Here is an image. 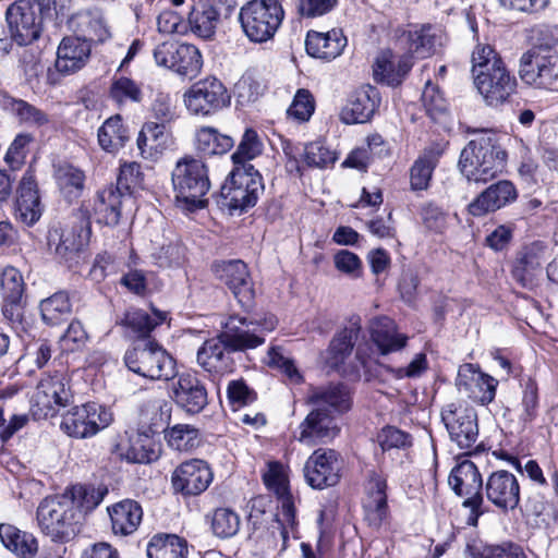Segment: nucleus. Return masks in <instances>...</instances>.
<instances>
[{"label":"nucleus","instance_id":"obj_1","mask_svg":"<svg viewBox=\"0 0 558 558\" xmlns=\"http://www.w3.org/2000/svg\"><path fill=\"white\" fill-rule=\"evenodd\" d=\"M306 401L314 409L299 426V440L307 446L331 441L340 433L336 416L351 408L349 389L342 384L312 388Z\"/></svg>","mask_w":558,"mask_h":558},{"label":"nucleus","instance_id":"obj_2","mask_svg":"<svg viewBox=\"0 0 558 558\" xmlns=\"http://www.w3.org/2000/svg\"><path fill=\"white\" fill-rule=\"evenodd\" d=\"M262 151L263 143L257 132L246 129L236 150L231 156L235 167L230 173V180L221 189V195L231 209L244 210L253 207L264 192L260 173L252 165L246 163L259 156Z\"/></svg>","mask_w":558,"mask_h":558},{"label":"nucleus","instance_id":"obj_3","mask_svg":"<svg viewBox=\"0 0 558 558\" xmlns=\"http://www.w3.org/2000/svg\"><path fill=\"white\" fill-rule=\"evenodd\" d=\"M507 153L501 137L492 131H482L462 149L459 168L461 173L475 183H486L504 172Z\"/></svg>","mask_w":558,"mask_h":558},{"label":"nucleus","instance_id":"obj_4","mask_svg":"<svg viewBox=\"0 0 558 558\" xmlns=\"http://www.w3.org/2000/svg\"><path fill=\"white\" fill-rule=\"evenodd\" d=\"M264 483L275 492L279 502L275 521L268 529L269 535L264 543L267 548H277L280 541V550H284L290 536L295 537L298 521L294 498L289 490L283 466L278 462L269 463L268 471L264 474Z\"/></svg>","mask_w":558,"mask_h":558},{"label":"nucleus","instance_id":"obj_5","mask_svg":"<svg viewBox=\"0 0 558 558\" xmlns=\"http://www.w3.org/2000/svg\"><path fill=\"white\" fill-rule=\"evenodd\" d=\"M36 520L40 532L59 544L74 539L83 524L82 513L63 494L43 499L36 511Z\"/></svg>","mask_w":558,"mask_h":558},{"label":"nucleus","instance_id":"obj_6","mask_svg":"<svg viewBox=\"0 0 558 558\" xmlns=\"http://www.w3.org/2000/svg\"><path fill=\"white\" fill-rule=\"evenodd\" d=\"M174 198L179 206L194 211L204 208L210 189L206 165L193 157L179 159L171 173Z\"/></svg>","mask_w":558,"mask_h":558},{"label":"nucleus","instance_id":"obj_7","mask_svg":"<svg viewBox=\"0 0 558 558\" xmlns=\"http://www.w3.org/2000/svg\"><path fill=\"white\" fill-rule=\"evenodd\" d=\"M519 76L534 89L558 90V53L551 45H536L520 58Z\"/></svg>","mask_w":558,"mask_h":558},{"label":"nucleus","instance_id":"obj_8","mask_svg":"<svg viewBox=\"0 0 558 558\" xmlns=\"http://www.w3.org/2000/svg\"><path fill=\"white\" fill-rule=\"evenodd\" d=\"M283 17L281 0H252L239 13L243 32L254 43H265L272 38Z\"/></svg>","mask_w":558,"mask_h":558},{"label":"nucleus","instance_id":"obj_9","mask_svg":"<svg viewBox=\"0 0 558 558\" xmlns=\"http://www.w3.org/2000/svg\"><path fill=\"white\" fill-rule=\"evenodd\" d=\"M278 324L276 316L266 315L260 319H248L238 315L230 316L223 324L222 339L231 351L255 349L265 342V336Z\"/></svg>","mask_w":558,"mask_h":558},{"label":"nucleus","instance_id":"obj_10","mask_svg":"<svg viewBox=\"0 0 558 558\" xmlns=\"http://www.w3.org/2000/svg\"><path fill=\"white\" fill-rule=\"evenodd\" d=\"M124 362L133 373L153 380H168L174 376L173 359L151 340L128 350Z\"/></svg>","mask_w":558,"mask_h":558},{"label":"nucleus","instance_id":"obj_11","mask_svg":"<svg viewBox=\"0 0 558 558\" xmlns=\"http://www.w3.org/2000/svg\"><path fill=\"white\" fill-rule=\"evenodd\" d=\"M441 420L450 439L470 456L480 448L476 411L464 402H451L441 410Z\"/></svg>","mask_w":558,"mask_h":558},{"label":"nucleus","instance_id":"obj_12","mask_svg":"<svg viewBox=\"0 0 558 558\" xmlns=\"http://www.w3.org/2000/svg\"><path fill=\"white\" fill-rule=\"evenodd\" d=\"M448 484L458 496H465L462 506L470 509L466 522L475 526L478 518L485 512L481 493L483 480L476 465L470 460H462L452 469Z\"/></svg>","mask_w":558,"mask_h":558},{"label":"nucleus","instance_id":"obj_13","mask_svg":"<svg viewBox=\"0 0 558 558\" xmlns=\"http://www.w3.org/2000/svg\"><path fill=\"white\" fill-rule=\"evenodd\" d=\"M113 421L111 411L98 403L88 402L71 408L62 415L61 428L69 436L84 439L95 436Z\"/></svg>","mask_w":558,"mask_h":558},{"label":"nucleus","instance_id":"obj_14","mask_svg":"<svg viewBox=\"0 0 558 558\" xmlns=\"http://www.w3.org/2000/svg\"><path fill=\"white\" fill-rule=\"evenodd\" d=\"M184 104L190 113L208 117L231 102V96L222 82L214 76L199 80L184 93Z\"/></svg>","mask_w":558,"mask_h":558},{"label":"nucleus","instance_id":"obj_15","mask_svg":"<svg viewBox=\"0 0 558 558\" xmlns=\"http://www.w3.org/2000/svg\"><path fill=\"white\" fill-rule=\"evenodd\" d=\"M43 4L38 0H17L12 3L5 19L12 36L19 45L36 40L41 31Z\"/></svg>","mask_w":558,"mask_h":558},{"label":"nucleus","instance_id":"obj_16","mask_svg":"<svg viewBox=\"0 0 558 558\" xmlns=\"http://www.w3.org/2000/svg\"><path fill=\"white\" fill-rule=\"evenodd\" d=\"M158 66L169 69L180 76L194 78L203 66V58L194 45L163 41L154 49Z\"/></svg>","mask_w":558,"mask_h":558},{"label":"nucleus","instance_id":"obj_17","mask_svg":"<svg viewBox=\"0 0 558 558\" xmlns=\"http://www.w3.org/2000/svg\"><path fill=\"white\" fill-rule=\"evenodd\" d=\"M90 236L89 222L80 220L72 227L64 229H51L48 232V245L60 262L73 267L78 264Z\"/></svg>","mask_w":558,"mask_h":558},{"label":"nucleus","instance_id":"obj_18","mask_svg":"<svg viewBox=\"0 0 558 558\" xmlns=\"http://www.w3.org/2000/svg\"><path fill=\"white\" fill-rule=\"evenodd\" d=\"M343 461L333 449H316L306 460L304 476L310 486L324 489L339 483Z\"/></svg>","mask_w":558,"mask_h":558},{"label":"nucleus","instance_id":"obj_19","mask_svg":"<svg viewBox=\"0 0 558 558\" xmlns=\"http://www.w3.org/2000/svg\"><path fill=\"white\" fill-rule=\"evenodd\" d=\"M474 84L485 102L490 107H499L508 102L517 93L518 82L506 64L488 72L475 74Z\"/></svg>","mask_w":558,"mask_h":558},{"label":"nucleus","instance_id":"obj_20","mask_svg":"<svg viewBox=\"0 0 558 558\" xmlns=\"http://www.w3.org/2000/svg\"><path fill=\"white\" fill-rule=\"evenodd\" d=\"M66 378L61 373L44 377L37 385L33 396L35 415L39 417L53 416L57 410L65 407L71 400Z\"/></svg>","mask_w":558,"mask_h":558},{"label":"nucleus","instance_id":"obj_21","mask_svg":"<svg viewBox=\"0 0 558 558\" xmlns=\"http://www.w3.org/2000/svg\"><path fill=\"white\" fill-rule=\"evenodd\" d=\"M456 385L474 402L487 405L494 401L498 380L483 373L478 366L466 363L459 367Z\"/></svg>","mask_w":558,"mask_h":558},{"label":"nucleus","instance_id":"obj_22","mask_svg":"<svg viewBox=\"0 0 558 558\" xmlns=\"http://www.w3.org/2000/svg\"><path fill=\"white\" fill-rule=\"evenodd\" d=\"M213 477L211 469L206 461L192 459L175 468L171 482L174 492L184 496H197L208 488Z\"/></svg>","mask_w":558,"mask_h":558},{"label":"nucleus","instance_id":"obj_23","mask_svg":"<svg viewBox=\"0 0 558 558\" xmlns=\"http://www.w3.org/2000/svg\"><path fill=\"white\" fill-rule=\"evenodd\" d=\"M485 496L501 511L514 510L520 502V485L517 477L505 470L490 473L484 484Z\"/></svg>","mask_w":558,"mask_h":558},{"label":"nucleus","instance_id":"obj_24","mask_svg":"<svg viewBox=\"0 0 558 558\" xmlns=\"http://www.w3.org/2000/svg\"><path fill=\"white\" fill-rule=\"evenodd\" d=\"M215 271L233 292L241 306L251 307L254 289L245 263L239 259L222 262L215 266Z\"/></svg>","mask_w":558,"mask_h":558},{"label":"nucleus","instance_id":"obj_25","mask_svg":"<svg viewBox=\"0 0 558 558\" xmlns=\"http://www.w3.org/2000/svg\"><path fill=\"white\" fill-rule=\"evenodd\" d=\"M173 400L185 412L197 414L208 403L207 389L195 374L183 373L173 384Z\"/></svg>","mask_w":558,"mask_h":558},{"label":"nucleus","instance_id":"obj_26","mask_svg":"<svg viewBox=\"0 0 558 558\" xmlns=\"http://www.w3.org/2000/svg\"><path fill=\"white\" fill-rule=\"evenodd\" d=\"M517 197L518 192L512 182L501 180L484 190L470 203L468 210L472 216L481 217L511 204Z\"/></svg>","mask_w":558,"mask_h":558},{"label":"nucleus","instance_id":"obj_27","mask_svg":"<svg viewBox=\"0 0 558 558\" xmlns=\"http://www.w3.org/2000/svg\"><path fill=\"white\" fill-rule=\"evenodd\" d=\"M112 453L131 463H150L160 456V446L145 433H135L126 440L117 442Z\"/></svg>","mask_w":558,"mask_h":558},{"label":"nucleus","instance_id":"obj_28","mask_svg":"<svg viewBox=\"0 0 558 558\" xmlns=\"http://www.w3.org/2000/svg\"><path fill=\"white\" fill-rule=\"evenodd\" d=\"M402 39L411 53H415L418 58H427L442 47L446 35L437 25L421 24L411 26L403 33Z\"/></svg>","mask_w":558,"mask_h":558},{"label":"nucleus","instance_id":"obj_29","mask_svg":"<svg viewBox=\"0 0 558 558\" xmlns=\"http://www.w3.org/2000/svg\"><path fill=\"white\" fill-rule=\"evenodd\" d=\"M361 330L360 317H352L348 325L333 336L325 355V363L330 368L340 369L345 360L351 355Z\"/></svg>","mask_w":558,"mask_h":558},{"label":"nucleus","instance_id":"obj_30","mask_svg":"<svg viewBox=\"0 0 558 558\" xmlns=\"http://www.w3.org/2000/svg\"><path fill=\"white\" fill-rule=\"evenodd\" d=\"M387 482L379 474H372L366 485L363 502L364 519L369 526L378 529L388 517Z\"/></svg>","mask_w":558,"mask_h":558},{"label":"nucleus","instance_id":"obj_31","mask_svg":"<svg viewBox=\"0 0 558 558\" xmlns=\"http://www.w3.org/2000/svg\"><path fill=\"white\" fill-rule=\"evenodd\" d=\"M379 102L377 88L363 85L350 96L341 113L342 121L348 124L365 123L373 117Z\"/></svg>","mask_w":558,"mask_h":558},{"label":"nucleus","instance_id":"obj_32","mask_svg":"<svg viewBox=\"0 0 558 558\" xmlns=\"http://www.w3.org/2000/svg\"><path fill=\"white\" fill-rule=\"evenodd\" d=\"M231 352L220 332L217 337L206 340L198 349L197 363L210 374H223L232 369Z\"/></svg>","mask_w":558,"mask_h":558},{"label":"nucleus","instance_id":"obj_33","mask_svg":"<svg viewBox=\"0 0 558 558\" xmlns=\"http://www.w3.org/2000/svg\"><path fill=\"white\" fill-rule=\"evenodd\" d=\"M41 216L40 201L34 175L26 172L19 184L15 203V218L26 226H33Z\"/></svg>","mask_w":558,"mask_h":558},{"label":"nucleus","instance_id":"obj_34","mask_svg":"<svg viewBox=\"0 0 558 558\" xmlns=\"http://www.w3.org/2000/svg\"><path fill=\"white\" fill-rule=\"evenodd\" d=\"M347 46V38L341 29L326 33L308 31L305 40L306 52L317 59L330 61L339 57Z\"/></svg>","mask_w":558,"mask_h":558},{"label":"nucleus","instance_id":"obj_35","mask_svg":"<svg viewBox=\"0 0 558 558\" xmlns=\"http://www.w3.org/2000/svg\"><path fill=\"white\" fill-rule=\"evenodd\" d=\"M90 53V46L78 37H65L58 47L54 68L57 72L69 75L82 69Z\"/></svg>","mask_w":558,"mask_h":558},{"label":"nucleus","instance_id":"obj_36","mask_svg":"<svg viewBox=\"0 0 558 558\" xmlns=\"http://www.w3.org/2000/svg\"><path fill=\"white\" fill-rule=\"evenodd\" d=\"M371 338L380 354L386 355L402 350L408 336L399 332L395 320L387 316L376 317L369 325Z\"/></svg>","mask_w":558,"mask_h":558},{"label":"nucleus","instance_id":"obj_37","mask_svg":"<svg viewBox=\"0 0 558 558\" xmlns=\"http://www.w3.org/2000/svg\"><path fill=\"white\" fill-rule=\"evenodd\" d=\"M131 201L129 193L109 185L97 194L94 205L95 215L98 222L106 226H117L121 218V209L125 202Z\"/></svg>","mask_w":558,"mask_h":558},{"label":"nucleus","instance_id":"obj_38","mask_svg":"<svg viewBox=\"0 0 558 558\" xmlns=\"http://www.w3.org/2000/svg\"><path fill=\"white\" fill-rule=\"evenodd\" d=\"M112 531L119 535L134 533L142 522L143 510L141 505L132 499H124L108 508Z\"/></svg>","mask_w":558,"mask_h":558},{"label":"nucleus","instance_id":"obj_39","mask_svg":"<svg viewBox=\"0 0 558 558\" xmlns=\"http://www.w3.org/2000/svg\"><path fill=\"white\" fill-rule=\"evenodd\" d=\"M167 318L166 313L153 310V313H147L140 308H130L118 320L125 330L134 337L145 339L149 337L150 332Z\"/></svg>","mask_w":558,"mask_h":558},{"label":"nucleus","instance_id":"obj_40","mask_svg":"<svg viewBox=\"0 0 558 558\" xmlns=\"http://www.w3.org/2000/svg\"><path fill=\"white\" fill-rule=\"evenodd\" d=\"M107 494L108 488L102 484L98 486L76 484L66 488L63 496L72 501V505L82 513V521H84L85 515L96 509Z\"/></svg>","mask_w":558,"mask_h":558},{"label":"nucleus","instance_id":"obj_41","mask_svg":"<svg viewBox=\"0 0 558 558\" xmlns=\"http://www.w3.org/2000/svg\"><path fill=\"white\" fill-rule=\"evenodd\" d=\"M234 145L231 136L220 133L213 126H202L195 133L196 150L205 157L223 155Z\"/></svg>","mask_w":558,"mask_h":558},{"label":"nucleus","instance_id":"obj_42","mask_svg":"<svg viewBox=\"0 0 558 558\" xmlns=\"http://www.w3.org/2000/svg\"><path fill=\"white\" fill-rule=\"evenodd\" d=\"M543 250L537 244H532L519 252L512 268V276L523 288L531 287L535 271L541 267V254Z\"/></svg>","mask_w":558,"mask_h":558},{"label":"nucleus","instance_id":"obj_43","mask_svg":"<svg viewBox=\"0 0 558 558\" xmlns=\"http://www.w3.org/2000/svg\"><path fill=\"white\" fill-rule=\"evenodd\" d=\"M0 541L5 548L22 558H32L38 550L37 539L11 524H0Z\"/></svg>","mask_w":558,"mask_h":558},{"label":"nucleus","instance_id":"obj_44","mask_svg":"<svg viewBox=\"0 0 558 558\" xmlns=\"http://www.w3.org/2000/svg\"><path fill=\"white\" fill-rule=\"evenodd\" d=\"M54 179L60 192L69 201L82 195L86 177L80 168L68 162L59 163L54 168Z\"/></svg>","mask_w":558,"mask_h":558},{"label":"nucleus","instance_id":"obj_45","mask_svg":"<svg viewBox=\"0 0 558 558\" xmlns=\"http://www.w3.org/2000/svg\"><path fill=\"white\" fill-rule=\"evenodd\" d=\"M186 541L175 534H157L147 545L148 558H186Z\"/></svg>","mask_w":558,"mask_h":558},{"label":"nucleus","instance_id":"obj_46","mask_svg":"<svg viewBox=\"0 0 558 558\" xmlns=\"http://www.w3.org/2000/svg\"><path fill=\"white\" fill-rule=\"evenodd\" d=\"M128 140V129L123 125L119 114L107 119L98 130V143L108 153L118 151Z\"/></svg>","mask_w":558,"mask_h":558},{"label":"nucleus","instance_id":"obj_47","mask_svg":"<svg viewBox=\"0 0 558 558\" xmlns=\"http://www.w3.org/2000/svg\"><path fill=\"white\" fill-rule=\"evenodd\" d=\"M219 12L213 4L198 3L189 14L191 31L201 38L208 39L215 34Z\"/></svg>","mask_w":558,"mask_h":558},{"label":"nucleus","instance_id":"obj_48","mask_svg":"<svg viewBox=\"0 0 558 558\" xmlns=\"http://www.w3.org/2000/svg\"><path fill=\"white\" fill-rule=\"evenodd\" d=\"M39 310L43 320L47 325L54 326L69 317L72 311V304L69 294L64 291H59L41 300Z\"/></svg>","mask_w":558,"mask_h":558},{"label":"nucleus","instance_id":"obj_49","mask_svg":"<svg viewBox=\"0 0 558 558\" xmlns=\"http://www.w3.org/2000/svg\"><path fill=\"white\" fill-rule=\"evenodd\" d=\"M437 161V156L433 151L424 153L414 161L410 169V186L412 191H425L428 189Z\"/></svg>","mask_w":558,"mask_h":558},{"label":"nucleus","instance_id":"obj_50","mask_svg":"<svg viewBox=\"0 0 558 558\" xmlns=\"http://www.w3.org/2000/svg\"><path fill=\"white\" fill-rule=\"evenodd\" d=\"M239 514L230 508H217L210 515L213 533L220 538L234 536L240 530Z\"/></svg>","mask_w":558,"mask_h":558},{"label":"nucleus","instance_id":"obj_51","mask_svg":"<svg viewBox=\"0 0 558 558\" xmlns=\"http://www.w3.org/2000/svg\"><path fill=\"white\" fill-rule=\"evenodd\" d=\"M199 433L189 424H177L166 433L168 445L178 451H189L199 444Z\"/></svg>","mask_w":558,"mask_h":558},{"label":"nucleus","instance_id":"obj_52","mask_svg":"<svg viewBox=\"0 0 558 558\" xmlns=\"http://www.w3.org/2000/svg\"><path fill=\"white\" fill-rule=\"evenodd\" d=\"M11 110L22 123L28 126L43 128L51 123L48 113L23 99L12 100Z\"/></svg>","mask_w":558,"mask_h":558},{"label":"nucleus","instance_id":"obj_53","mask_svg":"<svg viewBox=\"0 0 558 558\" xmlns=\"http://www.w3.org/2000/svg\"><path fill=\"white\" fill-rule=\"evenodd\" d=\"M302 157L305 166L320 169L332 166L338 158L336 151L320 141L305 145Z\"/></svg>","mask_w":558,"mask_h":558},{"label":"nucleus","instance_id":"obj_54","mask_svg":"<svg viewBox=\"0 0 558 558\" xmlns=\"http://www.w3.org/2000/svg\"><path fill=\"white\" fill-rule=\"evenodd\" d=\"M110 98L119 105L138 102L142 99L140 85L126 76L113 77L109 88Z\"/></svg>","mask_w":558,"mask_h":558},{"label":"nucleus","instance_id":"obj_55","mask_svg":"<svg viewBox=\"0 0 558 558\" xmlns=\"http://www.w3.org/2000/svg\"><path fill=\"white\" fill-rule=\"evenodd\" d=\"M422 101L426 113L434 121H441L447 116L448 102L438 87L430 81H427L425 84Z\"/></svg>","mask_w":558,"mask_h":558},{"label":"nucleus","instance_id":"obj_56","mask_svg":"<svg viewBox=\"0 0 558 558\" xmlns=\"http://www.w3.org/2000/svg\"><path fill=\"white\" fill-rule=\"evenodd\" d=\"M474 558H526L523 549L513 543L501 545L469 546Z\"/></svg>","mask_w":558,"mask_h":558},{"label":"nucleus","instance_id":"obj_57","mask_svg":"<svg viewBox=\"0 0 558 558\" xmlns=\"http://www.w3.org/2000/svg\"><path fill=\"white\" fill-rule=\"evenodd\" d=\"M505 62L497 54L494 48L489 45H477L472 53V73L473 77L475 74L481 72H488Z\"/></svg>","mask_w":558,"mask_h":558},{"label":"nucleus","instance_id":"obj_58","mask_svg":"<svg viewBox=\"0 0 558 558\" xmlns=\"http://www.w3.org/2000/svg\"><path fill=\"white\" fill-rule=\"evenodd\" d=\"M0 287L4 300H22L24 281L16 268L9 266L2 270Z\"/></svg>","mask_w":558,"mask_h":558},{"label":"nucleus","instance_id":"obj_59","mask_svg":"<svg viewBox=\"0 0 558 558\" xmlns=\"http://www.w3.org/2000/svg\"><path fill=\"white\" fill-rule=\"evenodd\" d=\"M314 109L315 101L312 94L302 88L296 92L287 113L299 122H305L312 117Z\"/></svg>","mask_w":558,"mask_h":558},{"label":"nucleus","instance_id":"obj_60","mask_svg":"<svg viewBox=\"0 0 558 558\" xmlns=\"http://www.w3.org/2000/svg\"><path fill=\"white\" fill-rule=\"evenodd\" d=\"M391 52H381L373 66V75L377 82L385 83L390 86L399 85V76L395 73L396 64L391 60Z\"/></svg>","mask_w":558,"mask_h":558},{"label":"nucleus","instance_id":"obj_61","mask_svg":"<svg viewBox=\"0 0 558 558\" xmlns=\"http://www.w3.org/2000/svg\"><path fill=\"white\" fill-rule=\"evenodd\" d=\"M142 182L143 173L141 171V166L137 162H124L120 166L116 185L118 189L131 195V191L142 186Z\"/></svg>","mask_w":558,"mask_h":558},{"label":"nucleus","instance_id":"obj_62","mask_svg":"<svg viewBox=\"0 0 558 558\" xmlns=\"http://www.w3.org/2000/svg\"><path fill=\"white\" fill-rule=\"evenodd\" d=\"M378 442L383 450L404 449L411 446V436L393 426L384 427L378 434Z\"/></svg>","mask_w":558,"mask_h":558},{"label":"nucleus","instance_id":"obj_63","mask_svg":"<svg viewBox=\"0 0 558 558\" xmlns=\"http://www.w3.org/2000/svg\"><path fill=\"white\" fill-rule=\"evenodd\" d=\"M32 136L29 134H19L11 143L7 154L5 161L12 168V170H17L24 163V159L26 157V147L32 142Z\"/></svg>","mask_w":558,"mask_h":558},{"label":"nucleus","instance_id":"obj_64","mask_svg":"<svg viewBox=\"0 0 558 558\" xmlns=\"http://www.w3.org/2000/svg\"><path fill=\"white\" fill-rule=\"evenodd\" d=\"M227 396L233 407H243L256 399V393L243 379L231 380L227 387Z\"/></svg>","mask_w":558,"mask_h":558}]
</instances>
